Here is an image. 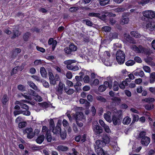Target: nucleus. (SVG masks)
Instances as JSON below:
<instances>
[{"label":"nucleus","instance_id":"obj_22","mask_svg":"<svg viewBox=\"0 0 155 155\" xmlns=\"http://www.w3.org/2000/svg\"><path fill=\"white\" fill-rule=\"evenodd\" d=\"M130 34L132 36L135 38H140L141 36V35L138 32L135 31H131Z\"/></svg>","mask_w":155,"mask_h":155},{"label":"nucleus","instance_id":"obj_4","mask_svg":"<svg viewBox=\"0 0 155 155\" xmlns=\"http://www.w3.org/2000/svg\"><path fill=\"white\" fill-rule=\"evenodd\" d=\"M131 48L138 53L145 54L146 53V49L141 46L137 47L135 45H132L131 46Z\"/></svg>","mask_w":155,"mask_h":155},{"label":"nucleus","instance_id":"obj_50","mask_svg":"<svg viewBox=\"0 0 155 155\" xmlns=\"http://www.w3.org/2000/svg\"><path fill=\"white\" fill-rule=\"evenodd\" d=\"M31 77L34 79L38 82H41V81H42V80L37 75H32Z\"/></svg>","mask_w":155,"mask_h":155},{"label":"nucleus","instance_id":"obj_31","mask_svg":"<svg viewBox=\"0 0 155 155\" xmlns=\"http://www.w3.org/2000/svg\"><path fill=\"white\" fill-rule=\"evenodd\" d=\"M64 86L61 82H60L59 84V87L58 88V91L59 94H61L62 92Z\"/></svg>","mask_w":155,"mask_h":155},{"label":"nucleus","instance_id":"obj_6","mask_svg":"<svg viewBox=\"0 0 155 155\" xmlns=\"http://www.w3.org/2000/svg\"><path fill=\"white\" fill-rule=\"evenodd\" d=\"M33 129L31 128H27L23 131L24 134H27V137L29 139H31L35 136V133L33 132Z\"/></svg>","mask_w":155,"mask_h":155},{"label":"nucleus","instance_id":"obj_49","mask_svg":"<svg viewBox=\"0 0 155 155\" xmlns=\"http://www.w3.org/2000/svg\"><path fill=\"white\" fill-rule=\"evenodd\" d=\"M28 94L33 97H34L36 94L35 91L32 89H28Z\"/></svg>","mask_w":155,"mask_h":155},{"label":"nucleus","instance_id":"obj_27","mask_svg":"<svg viewBox=\"0 0 155 155\" xmlns=\"http://www.w3.org/2000/svg\"><path fill=\"white\" fill-rule=\"evenodd\" d=\"M52 130V132L54 134H59L61 130V128L58 126H56L55 128L54 127L53 129H51Z\"/></svg>","mask_w":155,"mask_h":155},{"label":"nucleus","instance_id":"obj_1","mask_svg":"<svg viewBox=\"0 0 155 155\" xmlns=\"http://www.w3.org/2000/svg\"><path fill=\"white\" fill-rule=\"evenodd\" d=\"M144 17L141 18L142 21H149L155 18V12L151 10H146L142 12Z\"/></svg>","mask_w":155,"mask_h":155},{"label":"nucleus","instance_id":"obj_62","mask_svg":"<svg viewBox=\"0 0 155 155\" xmlns=\"http://www.w3.org/2000/svg\"><path fill=\"white\" fill-rule=\"evenodd\" d=\"M103 127L106 132L107 133H109L110 132V130L109 128V127L107 125H106L104 127Z\"/></svg>","mask_w":155,"mask_h":155},{"label":"nucleus","instance_id":"obj_19","mask_svg":"<svg viewBox=\"0 0 155 155\" xmlns=\"http://www.w3.org/2000/svg\"><path fill=\"white\" fill-rule=\"evenodd\" d=\"M21 102H19V101H16L15 102V104H19L20 107L23 108L25 110H28L29 109L28 106L26 104L22 103Z\"/></svg>","mask_w":155,"mask_h":155},{"label":"nucleus","instance_id":"obj_64","mask_svg":"<svg viewBox=\"0 0 155 155\" xmlns=\"http://www.w3.org/2000/svg\"><path fill=\"white\" fill-rule=\"evenodd\" d=\"M60 136L62 139L64 140L66 137V133L65 132H62L61 133Z\"/></svg>","mask_w":155,"mask_h":155},{"label":"nucleus","instance_id":"obj_10","mask_svg":"<svg viewBox=\"0 0 155 155\" xmlns=\"http://www.w3.org/2000/svg\"><path fill=\"white\" fill-rule=\"evenodd\" d=\"M105 145V143L102 140H98L95 142V144L94 145L95 149L102 148V147L104 146Z\"/></svg>","mask_w":155,"mask_h":155},{"label":"nucleus","instance_id":"obj_16","mask_svg":"<svg viewBox=\"0 0 155 155\" xmlns=\"http://www.w3.org/2000/svg\"><path fill=\"white\" fill-rule=\"evenodd\" d=\"M135 2L139 5L143 6L148 3L150 0H135Z\"/></svg>","mask_w":155,"mask_h":155},{"label":"nucleus","instance_id":"obj_47","mask_svg":"<svg viewBox=\"0 0 155 155\" xmlns=\"http://www.w3.org/2000/svg\"><path fill=\"white\" fill-rule=\"evenodd\" d=\"M27 123L25 122H20L18 124V127L19 128H21L25 127Z\"/></svg>","mask_w":155,"mask_h":155},{"label":"nucleus","instance_id":"obj_9","mask_svg":"<svg viewBox=\"0 0 155 155\" xmlns=\"http://www.w3.org/2000/svg\"><path fill=\"white\" fill-rule=\"evenodd\" d=\"M93 130L96 135L99 134L102 132L103 130L98 124L94 125L93 126Z\"/></svg>","mask_w":155,"mask_h":155},{"label":"nucleus","instance_id":"obj_44","mask_svg":"<svg viewBox=\"0 0 155 155\" xmlns=\"http://www.w3.org/2000/svg\"><path fill=\"white\" fill-rule=\"evenodd\" d=\"M100 14L99 13H97L94 12L90 13H89L88 15L92 17H99Z\"/></svg>","mask_w":155,"mask_h":155},{"label":"nucleus","instance_id":"obj_25","mask_svg":"<svg viewBox=\"0 0 155 155\" xmlns=\"http://www.w3.org/2000/svg\"><path fill=\"white\" fill-rule=\"evenodd\" d=\"M131 121L130 118L128 116H127L123 119V123L124 124H128L130 123Z\"/></svg>","mask_w":155,"mask_h":155},{"label":"nucleus","instance_id":"obj_38","mask_svg":"<svg viewBox=\"0 0 155 155\" xmlns=\"http://www.w3.org/2000/svg\"><path fill=\"white\" fill-rule=\"evenodd\" d=\"M64 90L66 93L69 95H70L73 94L74 91V90L73 89H69L68 90H67L66 88H64Z\"/></svg>","mask_w":155,"mask_h":155},{"label":"nucleus","instance_id":"obj_32","mask_svg":"<svg viewBox=\"0 0 155 155\" xmlns=\"http://www.w3.org/2000/svg\"><path fill=\"white\" fill-rule=\"evenodd\" d=\"M8 100V98L7 96L6 95H4L3 96L2 99V101L3 104L4 105H6V103Z\"/></svg>","mask_w":155,"mask_h":155},{"label":"nucleus","instance_id":"obj_24","mask_svg":"<svg viewBox=\"0 0 155 155\" xmlns=\"http://www.w3.org/2000/svg\"><path fill=\"white\" fill-rule=\"evenodd\" d=\"M110 39L112 40L113 39L117 38L118 37V34L116 32L111 33L109 35Z\"/></svg>","mask_w":155,"mask_h":155},{"label":"nucleus","instance_id":"obj_56","mask_svg":"<svg viewBox=\"0 0 155 155\" xmlns=\"http://www.w3.org/2000/svg\"><path fill=\"white\" fill-rule=\"evenodd\" d=\"M79 9V8L77 7H71L69 9V11L73 12L77 11Z\"/></svg>","mask_w":155,"mask_h":155},{"label":"nucleus","instance_id":"obj_58","mask_svg":"<svg viewBox=\"0 0 155 155\" xmlns=\"http://www.w3.org/2000/svg\"><path fill=\"white\" fill-rule=\"evenodd\" d=\"M127 41H128L130 43H132V44H136V41L131 37H130V38L127 40Z\"/></svg>","mask_w":155,"mask_h":155},{"label":"nucleus","instance_id":"obj_28","mask_svg":"<svg viewBox=\"0 0 155 155\" xmlns=\"http://www.w3.org/2000/svg\"><path fill=\"white\" fill-rule=\"evenodd\" d=\"M100 5L101 6H104L109 3L110 0H99Z\"/></svg>","mask_w":155,"mask_h":155},{"label":"nucleus","instance_id":"obj_23","mask_svg":"<svg viewBox=\"0 0 155 155\" xmlns=\"http://www.w3.org/2000/svg\"><path fill=\"white\" fill-rule=\"evenodd\" d=\"M155 81V72H153L151 73L150 76V82L153 84Z\"/></svg>","mask_w":155,"mask_h":155},{"label":"nucleus","instance_id":"obj_46","mask_svg":"<svg viewBox=\"0 0 155 155\" xmlns=\"http://www.w3.org/2000/svg\"><path fill=\"white\" fill-rule=\"evenodd\" d=\"M143 69L144 71L147 73H150L151 70L150 68L147 66H144L143 67Z\"/></svg>","mask_w":155,"mask_h":155},{"label":"nucleus","instance_id":"obj_29","mask_svg":"<svg viewBox=\"0 0 155 155\" xmlns=\"http://www.w3.org/2000/svg\"><path fill=\"white\" fill-rule=\"evenodd\" d=\"M45 137L48 142H50L52 140V137L50 131H48L45 134Z\"/></svg>","mask_w":155,"mask_h":155},{"label":"nucleus","instance_id":"obj_63","mask_svg":"<svg viewBox=\"0 0 155 155\" xmlns=\"http://www.w3.org/2000/svg\"><path fill=\"white\" fill-rule=\"evenodd\" d=\"M64 51L65 53L68 54H70L71 52V51L69 48H65L64 49Z\"/></svg>","mask_w":155,"mask_h":155},{"label":"nucleus","instance_id":"obj_53","mask_svg":"<svg viewBox=\"0 0 155 155\" xmlns=\"http://www.w3.org/2000/svg\"><path fill=\"white\" fill-rule=\"evenodd\" d=\"M22 95L28 100H31V97L28 95V93H25L24 94H22Z\"/></svg>","mask_w":155,"mask_h":155},{"label":"nucleus","instance_id":"obj_43","mask_svg":"<svg viewBox=\"0 0 155 155\" xmlns=\"http://www.w3.org/2000/svg\"><path fill=\"white\" fill-rule=\"evenodd\" d=\"M34 99L36 101H42V99L41 97L38 95H37V94L34 97Z\"/></svg>","mask_w":155,"mask_h":155},{"label":"nucleus","instance_id":"obj_18","mask_svg":"<svg viewBox=\"0 0 155 155\" xmlns=\"http://www.w3.org/2000/svg\"><path fill=\"white\" fill-rule=\"evenodd\" d=\"M23 69V67L22 66H18L14 68L12 70L11 74H16L18 70L21 71Z\"/></svg>","mask_w":155,"mask_h":155},{"label":"nucleus","instance_id":"obj_52","mask_svg":"<svg viewBox=\"0 0 155 155\" xmlns=\"http://www.w3.org/2000/svg\"><path fill=\"white\" fill-rule=\"evenodd\" d=\"M102 29L103 31L106 32H109L110 31L111 28L109 26H105L102 27Z\"/></svg>","mask_w":155,"mask_h":155},{"label":"nucleus","instance_id":"obj_13","mask_svg":"<svg viewBox=\"0 0 155 155\" xmlns=\"http://www.w3.org/2000/svg\"><path fill=\"white\" fill-rule=\"evenodd\" d=\"M111 113L110 111H107L106 113L104 114V117L105 120L109 123L112 122V120L111 119Z\"/></svg>","mask_w":155,"mask_h":155},{"label":"nucleus","instance_id":"obj_55","mask_svg":"<svg viewBox=\"0 0 155 155\" xmlns=\"http://www.w3.org/2000/svg\"><path fill=\"white\" fill-rule=\"evenodd\" d=\"M86 136L85 134H84L82 136H80V142L83 143L86 140Z\"/></svg>","mask_w":155,"mask_h":155},{"label":"nucleus","instance_id":"obj_7","mask_svg":"<svg viewBox=\"0 0 155 155\" xmlns=\"http://www.w3.org/2000/svg\"><path fill=\"white\" fill-rule=\"evenodd\" d=\"M107 87L111 88L112 87V85L111 84L106 81L103 84L101 85L99 87L98 90L100 92H103L106 90Z\"/></svg>","mask_w":155,"mask_h":155},{"label":"nucleus","instance_id":"obj_30","mask_svg":"<svg viewBox=\"0 0 155 155\" xmlns=\"http://www.w3.org/2000/svg\"><path fill=\"white\" fill-rule=\"evenodd\" d=\"M95 149L96 152L98 155H104V153L102 148Z\"/></svg>","mask_w":155,"mask_h":155},{"label":"nucleus","instance_id":"obj_12","mask_svg":"<svg viewBox=\"0 0 155 155\" xmlns=\"http://www.w3.org/2000/svg\"><path fill=\"white\" fill-rule=\"evenodd\" d=\"M150 141V139L147 137H145L143 138L141 140V144L146 146H147Z\"/></svg>","mask_w":155,"mask_h":155},{"label":"nucleus","instance_id":"obj_34","mask_svg":"<svg viewBox=\"0 0 155 155\" xmlns=\"http://www.w3.org/2000/svg\"><path fill=\"white\" fill-rule=\"evenodd\" d=\"M129 21V19L128 18H122L120 23L122 25L127 24L128 23Z\"/></svg>","mask_w":155,"mask_h":155},{"label":"nucleus","instance_id":"obj_42","mask_svg":"<svg viewBox=\"0 0 155 155\" xmlns=\"http://www.w3.org/2000/svg\"><path fill=\"white\" fill-rule=\"evenodd\" d=\"M79 101L80 103L82 104L85 103L86 104V106L89 105L90 104L89 102L83 99H80Z\"/></svg>","mask_w":155,"mask_h":155},{"label":"nucleus","instance_id":"obj_8","mask_svg":"<svg viewBox=\"0 0 155 155\" xmlns=\"http://www.w3.org/2000/svg\"><path fill=\"white\" fill-rule=\"evenodd\" d=\"M72 116L76 120H82L85 119L83 114L81 112H77L75 114H73Z\"/></svg>","mask_w":155,"mask_h":155},{"label":"nucleus","instance_id":"obj_48","mask_svg":"<svg viewBox=\"0 0 155 155\" xmlns=\"http://www.w3.org/2000/svg\"><path fill=\"white\" fill-rule=\"evenodd\" d=\"M41 82H42L43 85L45 87L47 88H48L49 87V84L48 82L44 80L42 81H42H41Z\"/></svg>","mask_w":155,"mask_h":155},{"label":"nucleus","instance_id":"obj_61","mask_svg":"<svg viewBox=\"0 0 155 155\" xmlns=\"http://www.w3.org/2000/svg\"><path fill=\"white\" fill-rule=\"evenodd\" d=\"M83 21L86 22V24L89 26H92L93 25L92 23L90 21L87 19H85L83 20Z\"/></svg>","mask_w":155,"mask_h":155},{"label":"nucleus","instance_id":"obj_45","mask_svg":"<svg viewBox=\"0 0 155 155\" xmlns=\"http://www.w3.org/2000/svg\"><path fill=\"white\" fill-rule=\"evenodd\" d=\"M30 35V33L28 32H27L25 34L23 37L25 41H28Z\"/></svg>","mask_w":155,"mask_h":155},{"label":"nucleus","instance_id":"obj_35","mask_svg":"<svg viewBox=\"0 0 155 155\" xmlns=\"http://www.w3.org/2000/svg\"><path fill=\"white\" fill-rule=\"evenodd\" d=\"M119 84L116 81H115L114 82V84L113 86V89L114 91H117L119 89Z\"/></svg>","mask_w":155,"mask_h":155},{"label":"nucleus","instance_id":"obj_39","mask_svg":"<svg viewBox=\"0 0 155 155\" xmlns=\"http://www.w3.org/2000/svg\"><path fill=\"white\" fill-rule=\"evenodd\" d=\"M132 115L133 117V120L132 123H134L135 121H138L139 119V116L137 114H132Z\"/></svg>","mask_w":155,"mask_h":155},{"label":"nucleus","instance_id":"obj_5","mask_svg":"<svg viewBox=\"0 0 155 155\" xmlns=\"http://www.w3.org/2000/svg\"><path fill=\"white\" fill-rule=\"evenodd\" d=\"M122 117V114L121 113L118 117L115 115H113L112 121V120L114 125L115 126L119 125L121 122Z\"/></svg>","mask_w":155,"mask_h":155},{"label":"nucleus","instance_id":"obj_57","mask_svg":"<svg viewBox=\"0 0 155 155\" xmlns=\"http://www.w3.org/2000/svg\"><path fill=\"white\" fill-rule=\"evenodd\" d=\"M66 76L69 79L71 78L72 77L71 73L70 71H68L66 74Z\"/></svg>","mask_w":155,"mask_h":155},{"label":"nucleus","instance_id":"obj_40","mask_svg":"<svg viewBox=\"0 0 155 155\" xmlns=\"http://www.w3.org/2000/svg\"><path fill=\"white\" fill-rule=\"evenodd\" d=\"M135 63V61L132 60H129L127 61L125 63L126 65L127 66L133 65Z\"/></svg>","mask_w":155,"mask_h":155},{"label":"nucleus","instance_id":"obj_2","mask_svg":"<svg viewBox=\"0 0 155 155\" xmlns=\"http://www.w3.org/2000/svg\"><path fill=\"white\" fill-rule=\"evenodd\" d=\"M116 60L120 64H123L125 61V55L124 52L120 50L117 51L116 55Z\"/></svg>","mask_w":155,"mask_h":155},{"label":"nucleus","instance_id":"obj_20","mask_svg":"<svg viewBox=\"0 0 155 155\" xmlns=\"http://www.w3.org/2000/svg\"><path fill=\"white\" fill-rule=\"evenodd\" d=\"M103 141L105 143L106 145L107 143H108L110 141L109 137L106 134H104L102 137Z\"/></svg>","mask_w":155,"mask_h":155},{"label":"nucleus","instance_id":"obj_33","mask_svg":"<svg viewBox=\"0 0 155 155\" xmlns=\"http://www.w3.org/2000/svg\"><path fill=\"white\" fill-rule=\"evenodd\" d=\"M13 32L14 33L13 35L11 37V38L12 39L15 38L16 37H18L21 34L18 30H14Z\"/></svg>","mask_w":155,"mask_h":155},{"label":"nucleus","instance_id":"obj_14","mask_svg":"<svg viewBox=\"0 0 155 155\" xmlns=\"http://www.w3.org/2000/svg\"><path fill=\"white\" fill-rule=\"evenodd\" d=\"M28 84L30 87L36 91L37 92H40V90L38 88L36 85L32 81H29L28 82Z\"/></svg>","mask_w":155,"mask_h":155},{"label":"nucleus","instance_id":"obj_41","mask_svg":"<svg viewBox=\"0 0 155 155\" xmlns=\"http://www.w3.org/2000/svg\"><path fill=\"white\" fill-rule=\"evenodd\" d=\"M71 51H76L77 49V47L73 44H71L69 47Z\"/></svg>","mask_w":155,"mask_h":155},{"label":"nucleus","instance_id":"obj_21","mask_svg":"<svg viewBox=\"0 0 155 155\" xmlns=\"http://www.w3.org/2000/svg\"><path fill=\"white\" fill-rule=\"evenodd\" d=\"M40 73L42 77L43 78H46L47 76V71L45 68L42 67L40 68Z\"/></svg>","mask_w":155,"mask_h":155},{"label":"nucleus","instance_id":"obj_60","mask_svg":"<svg viewBox=\"0 0 155 155\" xmlns=\"http://www.w3.org/2000/svg\"><path fill=\"white\" fill-rule=\"evenodd\" d=\"M18 90L21 91H24L25 90V86L21 84L18 85Z\"/></svg>","mask_w":155,"mask_h":155},{"label":"nucleus","instance_id":"obj_54","mask_svg":"<svg viewBox=\"0 0 155 155\" xmlns=\"http://www.w3.org/2000/svg\"><path fill=\"white\" fill-rule=\"evenodd\" d=\"M50 124V129H53L54 128V121L53 120L51 119L49 122Z\"/></svg>","mask_w":155,"mask_h":155},{"label":"nucleus","instance_id":"obj_17","mask_svg":"<svg viewBox=\"0 0 155 155\" xmlns=\"http://www.w3.org/2000/svg\"><path fill=\"white\" fill-rule=\"evenodd\" d=\"M56 149L59 151H65L68 150V148L66 146L60 145L57 146Z\"/></svg>","mask_w":155,"mask_h":155},{"label":"nucleus","instance_id":"obj_26","mask_svg":"<svg viewBox=\"0 0 155 155\" xmlns=\"http://www.w3.org/2000/svg\"><path fill=\"white\" fill-rule=\"evenodd\" d=\"M44 139V136L43 135H42L37 138L36 141L38 143L41 144L43 141Z\"/></svg>","mask_w":155,"mask_h":155},{"label":"nucleus","instance_id":"obj_51","mask_svg":"<svg viewBox=\"0 0 155 155\" xmlns=\"http://www.w3.org/2000/svg\"><path fill=\"white\" fill-rule=\"evenodd\" d=\"M154 100V98L151 97H149L144 99V101L147 102H153Z\"/></svg>","mask_w":155,"mask_h":155},{"label":"nucleus","instance_id":"obj_37","mask_svg":"<svg viewBox=\"0 0 155 155\" xmlns=\"http://www.w3.org/2000/svg\"><path fill=\"white\" fill-rule=\"evenodd\" d=\"M76 62V61L74 60H68L65 61L64 62V63L65 64L68 65L69 64L71 65V64L73 63H74Z\"/></svg>","mask_w":155,"mask_h":155},{"label":"nucleus","instance_id":"obj_36","mask_svg":"<svg viewBox=\"0 0 155 155\" xmlns=\"http://www.w3.org/2000/svg\"><path fill=\"white\" fill-rule=\"evenodd\" d=\"M96 99L98 101L101 102H105L106 101V100L103 97L101 96H98L96 97Z\"/></svg>","mask_w":155,"mask_h":155},{"label":"nucleus","instance_id":"obj_3","mask_svg":"<svg viewBox=\"0 0 155 155\" xmlns=\"http://www.w3.org/2000/svg\"><path fill=\"white\" fill-rule=\"evenodd\" d=\"M49 78L50 84L54 85L56 84V81H59V77L58 75L56 74L54 77L53 74L51 72H49Z\"/></svg>","mask_w":155,"mask_h":155},{"label":"nucleus","instance_id":"obj_59","mask_svg":"<svg viewBox=\"0 0 155 155\" xmlns=\"http://www.w3.org/2000/svg\"><path fill=\"white\" fill-rule=\"evenodd\" d=\"M146 132L145 131H142L140 132L139 134V137L140 138H143L145 137V136L146 135Z\"/></svg>","mask_w":155,"mask_h":155},{"label":"nucleus","instance_id":"obj_11","mask_svg":"<svg viewBox=\"0 0 155 155\" xmlns=\"http://www.w3.org/2000/svg\"><path fill=\"white\" fill-rule=\"evenodd\" d=\"M146 28L149 30L155 31V22H150L146 25Z\"/></svg>","mask_w":155,"mask_h":155},{"label":"nucleus","instance_id":"obj_15","mask_svg":"<svg viewBox=\"0 0 155 155\" xmlns=\"http://www.w3.org/2000/svg\"><path fill=\"white\" fill-rule=\"evenodd\" d=\"M102 61L104 64L107 66H110L112 64V61L109 59L108 58H104L102 59Z\"/></svg>","mask_w":155,"mask_h":155}]
</instances>
